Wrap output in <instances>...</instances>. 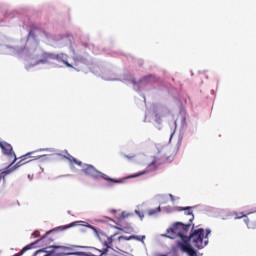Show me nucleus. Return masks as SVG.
<instances>
[{"label": "nucleus", "mask_w": 256, "mask_h": 256, "mask_svg": "<svg viewBox=\"0 0 256 256\" xmlns=\"http://www.w3.org/2000/svg\"><path fill=\"white\" fill-rule=\"evenodd\" d=\"M191 229V223L183 224L176 222L172 227L167 229V234H163L162 237L168 239H177L180 237L182 242H178V247L183 253H187L189 256H197V251L193 249L190 243L196 247V249H204L209 244V235H211V229L199 228L193 231L190 237H187V233ZM190 242V243H189Z\"/></svg>", "instance_id": "f257e3e1"}, {"label": "nucleus", "mask_w": 256, "mask_h": 256, "mask_svg": "<svg viewBox=\"0 0 256 256\" xmlns=\"http://www.w3.org/2000/svg\"><path fill=\"white\" fill-rule=\"evenodd\" d=\"M117 233H114L111 236H107V234L101 233L98 235V239L100 243L103 245V249H97L95 247H91L88 249L87 252H84V256H108L109 249H112V247H115V249L121 250V247H123V244H121V241H131V239H139L138 236L132 235V236H119L117 239Z\"/></svg>", "instance_id": "f03ea898"}, {"label": "nucleus", "mask_w": 256, "mask_h": 256, "mask_svg": "<svg viewBox=\"0 0 256 256\" xmlns=\"http://www.w3.org/2000/svg\"><path fill=\"white\" fill-rule=\"evenodd\" d=\"M84 173L86 175H89L90 177H93L94 179H104L105 181H109L110 183H121V181L114 180L107 174H104L103 172L96 170L95 167L92 165H88L84 169Z\"/></svg>", "instance_id": "7ed1b4c3"}, {"label": "nucleus", "mask_w": 256, "mask_h": 256, "mask_svg": "<svg viewBox=\"0 0 256 256\" xmlns=\"http://www.w3.org/2000/svg\"><path fill=\"white\" fill-rule=\"evenodd\" d=\"M0 148L2 149L3 155L8 157L10 161L12 160L10 165H13L15 161H17V155H15V151H13V146L7 142L0 141Z\"/></svg>", "instance_id": "20e7f679"}, {"label": "nucleus", "mask_w": 256, "mask_h": 256, "mask_svg": "<svg viewBox=\"0 0 256 256\" xmlns=\"http://www.w3.org/2000/svg\"><path fill=\"white\" fill-rule=\"evenodd\" d=\"M80 246H55V249H61L65 255H80L81 253L77 252V248Z\"/></svg>", "instance_id": "39448f33"}, {"label": "nucleus", "mask_w": 256, "mask_h": 256, "mask_svg": "<svg viewBox=\"0 0 256 256\" xmlns=\"http://www.w3.org/2000/svg\"><path fill=\"white\" fill-rule=\"evenodd\" d=\"M52 60L62 62L66 67L73 69V65L65 60V54H52Z\"/></svg>", "instance_id": "423d86ee"}, {"label": "nucleus", "mask_w": 256, "mask_h": 256, "mask_svg": "<svg viewBox=\"0 0 256 256\" xmlns=\"http://www.w3.org/2000/svg\"><path fill=\"white\" fill-rule=\"evenodd\" d=\"M31 155H33V153H28L25 154L24 156H21V160L14 166V169H19V167H22V165H26V163H31V160L27 159H31Z\"/></svg>", "instance_id": "0eeeda50"}, {"label": "nucleus", "mask_w": 256, "mask_h": 256, "mask_svg": "<svg viewBox=\"0 0 256 256\" xmlns=\"http://www.w3.org/2000/svg\"><path fill=\"white\" fill-rule=\"evenodd\" d=\"M177 211H185V215H187L189 218V223L193 222V219H195V215H193V211H191V207H178Z\"/></svg>", "instance_id": "6e6552de"}, {"label": "nucleus", "mask_w": 256, "mask_h": 256, "mask_svg": "<svg viewBox=\"0 0 256 256\" xmlns=\"http://www.w3.org/2000/svg\"><path fill=\"white\" fill-rule=\"evenodd\" d=\"M51 60H53V53L44 52L42 54V59L38 60L37 63L45 64V63H49V61H51Z\"/></svg>", "instance_id": "1a4fd4ad"}, {"label": "nucleus", "mask_w": 256, "mask_h": 256, "mask_svg": "<svg viewBox=\"0 0 256 256\" xmlns=\"http://www.w3.org/2000/svg\"><path fill=\"white\" fill-rule=\"evenodd\" d=\"M157 213H161V207L148 210L149 217H153V215H157Z\"/></svg>", "instance_id": "9d476101"}, {"label": "nucleus", "mask_w": 256, "mask_h": 256, "mask_svg": "<svg viewBox=\"0 0 256 256\" xmlns=\"http://www.w3.org/2000/svg\"><path fill=\"white\" fill-rule=\"evenodd\" d=\"M120 231H122L123 233H127V234H131V232L133 231V227H124V228H119Z\"/></svg>", "instance_id": "9b49d317"}, {"label": "nucleus", "mask_w": 256, "mask_h": 256, "mask_svg": "<svg viewBox=\"0 0 256 256\" xmlns=\"http://www.w3.org/2000/svg\"><path fill=\"white\" fill-rule=\"evenodd\" d=\"M145 173H147V172L142 171V172H139L137 174L130 175V176H128V179H135V177H141V175H145Z\"/></svg>", "instance_id": "f8f14e48"}, {"label": "nucleus", "mask_w": 256, "mask_h": 256, "mask_svg": "<svg viewBox=\"0 0 256 256\" xmlns=\"http://www.w3.org/2000/svg\"><path fill=\"white\" fill-rule=\"evenodd\" d=\"M65 159H67L69 163H73V160L75 159V157H73L71 154H68L67 156H65Z\"/></svg>", "instance_id": "ddd939ff"}, {"label": "nucleus", "mask_w": 256, "mask_h": 256, "mask_svg": "<svg viewBox=\"0 0 256 256\" xmlns=\"http://www.w3.org/2000/svg\"><path fill=\"white\" fill-rule=\"evenodd\" d=\"M72 163H74L75 165H78L79 167L83 165V162L77 160L76 158L73 159Z\"/></svg>", "instance_id": "4468645a"}, {"label": "nucleus", "mask_w": 256, "mask_h": 256, "mask_svg": "<svg viewBox=\"0 0 256 256\" xmlns=\"http://www.w3.org/2000/svg\"><path fill=\"white\" fill-rule=\"evenodd\" d=\"M136 215H138V217H140V219H143V217H145V214H143V212L139 211V210H135Z\"/></svg>", "instance_id": "2eb2a0df"}, {"label": "nucleus", "mask_w": 256, "mask_h": 256, "mask_svg": "<svg viewBox=\"0 0 256 256\" xmlns=\"http://www.w3.org/2000/svg\"><path fill=\"white\" fill-rule=\"evenodd\" d=\"M75 225H77V222H72L69 225H66L64 229H71V227H75Z\"/></svg>", "instance_id": "dca6fc26"}, {"label": "nucleus", "mask_w": 256, "mask_h": 256, "mask_svg": "<svg viewBox=\"0 0 256 256\" xmlns=\"http://www.w3.org/2000/svg\"><path fill=\"white\" fill-rule=\"evenodd\" d=\"M243 217H245V215L243 213L235 214L234 219H243Z\"/></svg>", "instance_id": "f3484780"}, {"label": "nucleus", "mask_w": 256, "mask_h": 256, "mask_svg": "<svg viewBox=\"0 0 256 256\" xmlns=\"http://www.w3.org/2000/svg\"><path fill=\"white\" fill-rule=\"evenodd\" d=\"M38 235H39V231H36V232L32 233V237H34V239H37Z\"/></svg>", "instance_id": "a211bd4d"}, {"label": "nucleus", "mask_w": 256, "mask_h": 256, "mask_svg": "<svg viewBox=\"0 0 256 256\" xmlns=\"http://www.w3.org/2000/svg\"><path fill=\"white\" fill-rule=\"evenodd\" d=\"M126 159H135V155L129 156V155H124Z\"/></svg>", "instance_id": "6ab92c4d"}, {"label": "nucleus", "mask_w": 256, "mask_h": 256, "mask_svg": "<svg viewBox=\"0 0 256 256\" xmlns=\"http://www.w3.org/2000/svg\"><path fill=\"white\" fill-rule=\"evenodd\" d=\"M156 163H157V158L154 157L150 165H155Z\"/></svg>", "instance_id": "aec40b11"}, {"label": "nucleus", "mask_w": 256, "mask_h": 256, "mask_svg": "<svg viewBox=\"0 0 256 256\" xmlns=\"http://www.w3.org/2000/svg\"><path fill=\"white\" fill-rule=\"evenodd\" d=\"M156 121L158 122V123H161V118H159V114H156Z\"/></svg>", "instance_id": "412c9836"}, {"label": "nucleus", "mask_w": 256, "mask_h": 256, "mask_svg": "<svg viewBox=\"0 0 256 256\" xmlns=\"http://www.w3.org/2000/svg\"><path fill=\"white\" fill-rule=\"evenodd\" d=\"M120 217H121L122 219H125V217H127V215H125V212H122L121 215H120Z\"/></svg>", "instance_id": "4be33fe9"}, {"label": "nucleus", "mask_w": 256, "mask_h": 256, "mask_svg": "<svg viewBox=\"0 0 256 256\" xmlns=\"http://www.w3.org/2000/svg\"><path fill=\"white\" fill-rule=\"evenodd\" d=\"M42 35H45V37H49L50 36L49 33H47V32H43Z\"/></svg>", "instance_id": "5701e85b"}]
</instances>
